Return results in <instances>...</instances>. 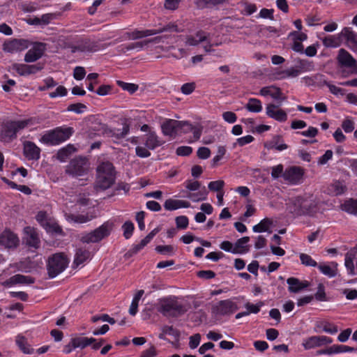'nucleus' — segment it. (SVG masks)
<instances>
[{"label":"nucleus","instance_id":"f257e3e1","mask_svg":"<svg viewBox=\"0 0 357 357\" xmlns=\"http://www.w3.org/2000/svg\"><path fill=\"white\" fill-rule=\"evenodd\" d=\"M289 211L296 216H314L319 212V202L312 195L298 197L287 204Z\"/></svg>","mask_w":357,"mask_h":357},{"label":"nucleus","instance_id":"f03ea898","mask_svg":"<svg viewBox=\"0 0 357 357\" xmlns=\"http://www.w3.org/2000/svg\"><path fill=\"white\" fill-rule=\"evenodd\" d=\"M116 172L113 164L110 162H102L97 167V177L94 183L96 192L109 188L115 182Z\"/></svg>","mask_w":357,"mask_h":357},{"label":"nucleus","instance_id":"7ed1b4c3","mask_svg":"<svg viewBox=\"0 0 357 357\" xmlns=\"http://www.w3.org/2000/svg\"><path fill=\"white\" fill-rule=\"evenodd\" d=\"M188 303L182 304L175 297H167L160 299L157 304V310L165 317H176L189 310Z\"/></svg>","mask_w":357,"mask_h":357},{"label":"nucleus","instance_id":"20e7f679","mask_svg":"<svg viewBox=\"0 0 357 357\" xmlns=\"http://www.w3.org/2000/svg\"><path fill=\"white\" fill-rule=\"evenodd\" d=\"M32 124V119L9 121L3 123L0 129V139L3 142H10L16 139L17 133Z\"/></svg>","mask_w":357,"mask_h":357},{"label":"nucleus","instance_id":"39448f33","mask_svg":"<svg viewBox=\"0 0 357 357\" xmlns=\"http://www.w3.org/2000/svg\"><path fill=\"white\" fill-rule=\"evenodd\" d=\"M68 264V258L63 253H56L50 257L47 264L48 276L50 278L56 277L66 268Z\"/></svg>","mask_w":357,"mask_h":357},{"label":"nucleus","instance_id":"423d86ee","mask_svg":"<svg viewBox=\"0 0 357 357\" xmlns=\"http://www.w3.org/2000/svg\"><path fill=\"white\" fill-rule=\"evenodd\" d=\"M113 226L112 222L107 221L93 231L84 234L81 241L84 243H98L110 234Z\"/></svg>","mask_w":357,"mask_h":357},{"label":"nucleus","instance_id":"0eeeda50","mask_svg":"<svg viewBox=\"0 0 357 357\" xmlns=\"http://www.w3.org/2000/svg\"><path fill=\"white\" fill-rule=\"evenodd\" d=\"M73 132V129L70 127L57 128L45 134L40 141L45 144H57L68 139Z\"/></svg>","mask_w":357,"mask_h":357},{"label":"nucleus","instance_id":"6e6552de","mask_svg":"<svg viewBox=\"0 0 357 357\" xmlns=\"http://www.w3.org/2000/svg\"><path fill=\"white\" fill-rule=\"evenodd\" d=\"M92 130L97 132L98 135H107L108 137H114L117 139L124 138L129 132L130 125L125 123L121 130H118L116 132L110 129L107 125L94 122L91 126Z\"/></svg>","mask_w":357,"mask_h":357},{"label":"nucleus","instance_id":"1a4fd4ad","mask_svg":"<svg viewBox=\"0 0 357 357\" xmlns=\"http://www.w3.org/2000/svg\"><path fill=\"white\" fill-rule=\"evenodd\" d=\"M88 171V161L82 157H77L71 160L66 168V173L73 176H84Z\"/></svg>","mask_w":357,"mask_h":357},{"label":"nucleus","instance_id":"9d476101","mask_svg":"<svg viewBox=\"0 0 357 357\" xmlns=\"http://www.w3.org/2000/svg\"><path fill=\"white\" fill-rule=\"evenodd\" d=\"M337 60L341 67L352 68V72L357 74V61L348 51L343 48L340 49Z\"/></svg>","mask_w":357,"mask_h":357},{"label":"nucleus","instance_id":"9b49d317","mask_svg":"<svg viewBox=\"0 0 357 357\" xmlns=\"http://www.w3.org/2000/svg\"><path fill=\"white\" fill-rule=\"evenodd\" d=\"M43 68L44 64L42 63L33 65L24 63H13L12 65V69L15 70L20 76L33 75L42 70Z\"/></svg>","mask_w":357,"mask_h":357},{"label":"nucleus","instance_id":"f8f14e48","mask_svg":"<svg viewBox=\"0 0 357 357\" xmlns=\"http://www.w3.org/2000/svg\"><path fill=\"white\" fill-rule=\"evenodd\" d=\"M236 310L237 306L236 303L230 300L221 301L212 308L213 312L218 315L232 314Z\"/></svg>","mask_w":357,"mask_h":357},{"label":"nucleus","instance_id":"ddd939ff","mask_svg":"<svg viewBox=\"0 0 357 357\" xmlns=\"http://www.w3.org/2000/svg\"><path fill=\"white\" fill-rule=\"evenodd\" d=\"M45 51V45L42 43L35 44L24 56V61L32 63L42 57Z\"/></svg>","mask_w":357,"mask_h":357},{"label":"nucleus","instance_id":"4468645a","mask_svg":"<svg viewBox=\"0 0 357 357\" xmlns=\"http://www.w3.org/2000/svg\"><path fill=\"white\" fill-rule=\"evenodd\" d=\"M29 47V42L24 39H13L4 43L3 50L9 53L21 52Z\"/></svg>","mask_w":357,"mask_h":357},{"label":"nucleus","instance_id":"2eb2a0df","mask_svg":"<svg viewBox=\"0 0 357 357\" xmlns=\"http://www.w3.org/2000/svg\"><path fill=\"white\" fill-rule=\"evenodd\" d=\"M23 153L29 160H38L40 158V149L33 142L25 141L23 143Z\"/></svg>","mask_w":357,"mask_h":357},{"label":"nucleus","instance_id":"dca6fc26","mask_svg":"<svg viewBox=\"0 0 357 357\" xmlns=\"http://www.w3.org/2000/svg\"><path fill=\"white\" fill-rule=\"evenodd\" d=\"M303 170L300 167H291L287 169L283 174V178L291 183H299L303 178Z\"/></svg>","mask_w":357,"mask_h":357},{"label":"nucleus","instance_id":"f3484780","mask_svg":"<svg viewBox=\"0 0 357 357\" xmlns=\"http://www.w3.org/2000/svg\"><path fill=\"white\" fill-rule=\"evenodd\" d=\"M19 244V239L13 232L5 230L0 234V245L6 248H16Z\"/></svg>","mask_w":357,"mask_h":357},{"label":"nucleus","instance_id":"a211bd4d","mask_svg":"<svg viewBox=\"0 0 357 357\" xmlns=\"http://www.w3.org/2000/svg\"><path fill=\"white\" fill-rule=\"evenodd\" d=\"M179 121L167 119L161 125L162 133L166 136L176 137L179 132Z\"/></svg>","mask_w":357,"mask_h":357},{"label":"nucleus","instance_id":"6ab92c4d","mask_svg":"<svg viewBox=\"0 0 357 357\" xmlns=\"http://www.w3.org/2000/svg\"><path fill=\"white\" fill-rule=\"evenodd\" d=\"M25 233L24 241L26 244L31 248H38L40 246V238L35 228L26 227L24 229Z\"/></svg>","mask_w":357,"mask_h":357},{"label":"nucleus","instance_id":"aec40b11","mask_svg":"<svg viewBox=\"0 0 357 357\" xmlns=\"http://www.w3.org/2000/svg\"><path fill=\"white\" fill-rule=\"evenodd\" d=\"M288 284V290L290 293L296 294L303 289L307 288L310 283L307 280H300L299 279L294 277L289 278L287 280Z\"/></svg>","mask_w":357,"mask_h":357},{"label":"nucleus","instance_id":"412c9836","mask_svg":"<svg viewBox=\"0 0 357 357\" xmlns=\"http://www.w3.org/2000/svg\"><path fill=\"white\" fill-rule=\"evenodd\" d=\"M279 105L274 104H268L266 106V115L276 121L283 122L287 119V113L281 109H278Z\"/></svg>","mask_w":357,"mask_h":357},{"label":"nucleus","instance_id":"4be33fe9","mask_svg":"<svg viewBox=\"0 0 357 357\" xmlns=\"http://www.w3.org/2000/svg\"><path fill=\"white\" fill-rule=\"evenodd\" d=\"M340 36L345 38L347 45L353 51H357V33L349 27H344L340 32Z\"/></svg>","mask_w":357,"mask_h":357},{"label":"nucleus","instance_id":"5701e85b","mask_svg":"<svg viewBox=\"0 0 357 357\" xmlns=\"http://www.w3.org/2000/svg\"><path fill=\"white\" fill-rule=\"evenodd\" d=\"M259 94L263 96H270L273 99L280 100V102L286 99L285 97H282L281 89L274 86H269L261 88L259 91Z\"/></svg>","mask_w":357,"mask_h":357},{"label":"nucleus","instance_id":"b1692460","mask_svg":"<svg viewBox=\"0 0 357 357\" xmlns=\"http://www.w3.org/2000/svg\"><path fill=\"white\" fill-rule=\"evenodd\" d=\"M190 203L189 202L181 199H168L165 202L164 208L167 211H174L181 208H189Z\"/></svg>","mask_w":357,"mask_h":357},{"label":"nucleus","instance_id":"393cba45","mask_svg":"<svg viewBox=\"0 0 357 357\" xmlns=\"http://www.w3.org/2000/svg\"><path fill=\"white\" fill-rule=\"evenodd\" d=\"M207 40V33L202 31H198L195 36H187L185 38V44L190 46H197L200 43Z\"/></svg>","mask_w":357,"mask_h":357},{"label":"nucleus","instance_id":"a878e982","mask_svg":"<svg viewBox=\"0 0 357 357\" xmlns=\"http://www.w3.org/2000/svg\"><path fill=\"white\" fill-rule=\"evenodd\" d=\"M317 266L319 271L328 278H334L337 274V264L335 261L331 262L328 265L321 263Z\"/></svg>","mask_w":357,"mask_h":357},{"label":"nucleus","instance_id":"bb28decb","mask_svg":"<svg viewBox=\"0 0 357 357\" xmlns=\"http://www.w3.org/2000/svg\"><path fill=\"white\" fill-rule=\"evenodd\" d=\"M91 257L90 252L84 248H77L75 252L73 266L77 267L84 261L88 260Z\"/></svg>","mask_w":357,"mask_h":357},{"label":"nucleus","instance_id":"cd10ccee","mask_svg":"<svg viewBox=\"0 0 357 357\" xmlns=\"http://www.w3.org/2000/svg\"><path fill=\"white\" fill-rule=\"evenodd\" d=\"M264 146L268 149H275L280 151L285 150L288 147L286 144L283 143L282 136L280 135L274 136L270 142L264 144Z\"/></svg>","mask_w":357,"mask_h":357},{"label":"nucleus","instance_id":"c85d7f7f","mask_svg":"<svg viewBox=\"0 0 357 357\" xmlns=\"http://www.w3.org/2000/svg\"><path fill=\"white\" fill-rule=\"evenodd\" d=\"M250 238L248 236H244L237 240L234 246L232 253L234 254H242L249 251V246L247 243L249 242Z\"/></svg>","mask_w":357,"mask_h":357},{"label":"nucleus","instance_id":"c756f323","mask_svg":"<svg viewBox=\"0 0 357 357\" xmlns=\"http://www.w3.org/2000/svg\"><path fill=\"white\" fill-rule=\"evenodd\" d=\"M8 284H31L35 282V279L31 276L24 275L21 274H16L12 277H10L8 282Z\"/></svg>","mask_w":357,"mask_h":357},{"label":"nucleus","instance_id":"7c9ffc66","mask_svg":"<svg viewBox=\"0 0 357 357\" xmlns=\"http://www.w3.org/2000/svg\"><path fill=\"white\" fill-rule=\"evenodd\" d=\"M163 142L160 140L155 132H149L146 135L145 145L148 149L153 150L156 147L161 146Z\"/></svg>","mask_w":357,"mask_h":357},{"label":"nucleus","instance_id":"2f4dec72","mask_svg":"<svg viewBox=\"0 0 357 357\" xmlns=\"http://www.w3.org/2000/svg\"><path fill=\"white\" fill-rule=\"evenodd\" d=\"M153 33L154 32L152 31V29H146L142 31L135 29L132 32H126L125 36L126 38L129 40H137L144 37L153 36Z\"/></svg>","mask_w":357,"mask_h":357},{"label":"nucleus","instance_id":"473e14b6","mask_svg":"<svg viewBox=\"0 0 357 357\" xmlns=\"http://www.w3.org/2000/svg\"><path fill=\"white\" fill-rule=\"evenodd\" d=\"M340 33L337 36H328L322 39L323 45L326 47H337L341 45Z\"/></svg>","mask_w":357,"mask_h":357},{"label":"nucleus","instance_id":"72a5a7b5","mask_svg":"<svg viewBox=\"0 0 357 357\" xmlns=\"http://www.w3.org/2000/svg\"><path fill=\"white\" fill-rule=\"evenodd\" d=\"M75 151V149L74 146L72 144H68L57 152L56 158L61 162H65Z\"/></svg>","mask_w":357,"mask_h":357},{"label":"nucleus","instance_id":"f704fd0d","mask_svg":"<svg viewBox=\"0 0 357 357\" xmlns=\"http://www.w3.org/2000/svg\"><path fill=\"white\" fill-rule=\"evenodd\" d=\"M73 340V347L76 348H81L84 349L87 346H89L92 344L93 342L96 341L95 338L91 337H74L72 338Z\"/></svg>","mask_w":357,"mask_h":357},{"label":"nucleus","instance_id":"c9c22d12","mask_svg":"<svg viewBox=\"0 0 357 357\" xmlns=\"http://www.w3.org/2000/svg\"><path fill=\"white\" fill-rule=\"evenodd\" d=\"M303 346L305 349L322 346L321 336H312L307 338L303 341Z\"/></svg>","mask_w":357,"mask_h":357},{"label":"nucleus","instance_id":"e433bc0d","mask_svg":"<svg viewBox=\"0 0 357 357\" xmlns=\"http://www.w3.org/2000/svg\"><path fill=\"white\" fill-rule=\"evenodd\" d=\"M153 31V35L161 33L163 32H182L183 30L180 29L178 25L175 22H169L168 24L163 26L162 28L158 29H152Z\"/></svg>","mask_w":357,"mask_h":357},{"label":"nucleus","instance_id":"4c0bfd02","mask_svg":"<svg viewBox=\"0 0 357 357\" xmlns=\"http://www.w3.org/2000/svg\"><path fill=\"white\" fill-rule=\"evenodd\" d=\"M245 107L249 112L255 113H259L262 110L261 102L257 98H250Z\"/></svg>","mask_w":357,"mask_h":357},{"label":"nucleus","instance_id":"58836bf2","mask_svg":"<svg viewBox=\"0 0 357 357\" xmlns=\"http://www.w3.org/2000/svg\"><path fill=\"white\" fill-rule=\"evenodd\" d=\"M16 343L23 353L30 354L33 352V349L31 348L26 339L24 337L17 336Z\"/></svg>","mask_w":357,"mask_h":357},{"label":"nucleus","instance_id":"ea45409f","mask_svg":"<svg viewBox=\"0 0 357 357\" xmlns=\"http://www.w3.org/2000/svg\"><path fill=\"white\" fill-rule=\"evenodd\" d=\"M273 221L269 218L263 219L259 224L255 225L252 229L255 232H264L268 231Z\"/></svg>","mask_w":357,"mask_h":357},{"label":"nucleus","instance_id":"a19ab883","mask_svg":"<svg viewBox=\"0 0 357 357\" xmlns=\"http://www.w3.org/2000/svg\"><path fill=\"white\" fill-rule=\"evenodd\" d=\"M48 233L61 234H62L61 227L54 221L49 220L43 227Z\"/></svg>","mask_w":357,"mask_h":357},{"label":"nucleus","instance_id":"79ce46f5","mask_svg":"<svg viewBox=\"0 0 357 357\" xmlns=\"http://www.w3.org/2000/svg\"><path fill=\"white\" fill-rule=\"evenodd\" d=\"M342 210L352 214L357 215V199H350L342 205Z\"/></svg>","mask_w":357,"mask_h":357},{"label":"nucleus","instance_id":"37998d69","mask_svg":"<svg viewBox=\"0 0 357 357\" xmlns=\"http://www.w3.org/2000/svg\"><path fill=\"white\" fill-rule=\"evenodd\" d=\"M207 197V192L205 190V188H204L203 190H201L198 192H189L186 197L188 199H190L192 202H197L199 201L205 200Z\"/></svg>","mask_w":357,"mask_h":357},{"label":"nucleus","instance_id":"c03bdc74","mask_svg":"<svg viewBox=\"0 0 357 357\" xmlns=\"http://www.w3.org/2000/svg\"><path fill=\"white\" fill-rule=\"evenodd\" d=\"M119 86L122 88L123 90L128 91L130 93L132 94L135 91H137L139 86L137 84H132V83H126L123 81L118 80L116 82Z\"/></svg>","mask_w":357,"mask_h":357},{"label":"nucleus","instance_id":"a18cd8bd","mask_svg":"<svg viewBox=\"0 0 357 357\" xmlns=\"http://www.w3.org/2000/svg\"><path fill=\"white\" fill-rule=\"evenodd\" d=\"M333 354H339L344 352H352L357 351V349L347 345L334 344L332 346Z\"/></svg>","mask_w":357,"mask_h":357},{"label":"nucleus","instance_id":"49530a36","mask_svg":"<svg viewBox=\"0 0 357 357\" xmlns=\"http://www.w3.org/2000/svg\"><path fill=\"white\" fill-rule=\"evenodd\" d=\"M155 251L162 255H173L175 249L174 247L171 245H158L155 247Z\"/></svg>","mask_w":357,"mask_h":357},{"label":"nucleus","instance_id":"de8ad7c7","mask_svg":"<svg viewBox=\"0 0 357 357\" xmlns=\"http://www.w3.org/2000/svg\"><path fill=\"white\" fill-rule=\"evenodd\" d=\"M300 260L301 261V264L306 266H312L315 267L317 266L318 264L316 261H314L310 255L301 253L300 254Z\"/></svg>","mask_w":357,"mask_h":357},{"label":"nucleus","instance_id":"09e8293b","mask_svg":"<svg viewBox=\"0 0 357 357\" xmlns=\"http://www.w3.org/2000/svg\"><path fill=\"white\" fill-rule=\"evenodd\" d=\"M225 186V182L222 180L211 181L208 183V188L211 191L220 192Z\"/></svg>","mask_w":357,"mask_h":357},{"label":"nucleus","instance_id":"8fccbe9b","mask_svg":"<svg viewBox=\"0 0 357 357\" xmlns=\"http://www.w3.org/2000/svg\"><path fill=\"white\" fill-rule=\"evenodd\" d=\"M86 108V106L81 102L70 104L68 106L66 110L68 112H73L76 114H82Z\"/></svg>","mask_w":357,"mask_h":357},{"label":"nucleus","instance_id":"3c124183","mask_svg":"<svg viewBox=\"0 0 357 357\" xmlns=\"http://www.w3.org/2000/svg\"><path fill=\"white\" fill-rule=\"evenodd\" d=\"M314 298L319 301H327L328 298L325 292V287L322 283H319L317 287V291L314 294Z\"/></svg>","mask_w":357,"mask_h":357},{"label":"nucleus","instance_id":"603ef678","mask_svg":"<svg viewBox=\"0 0 357 357\" xmlns=\"http://www.w3.org/2000/svg\"><path fill=\"white\" fill-rule=\"evenodd\" d=\"M68 220L73 221L77 223H84L89 221L91 218L86 215H75L70 214L67 216Z\"/></svg>","mask_w":357,"mask_h":357},{"label":"nucleus","instance_id":"864d4df0","mask_svg":"<svg viewBox=\"0 0 357 357\" xmlns=\"http://www.w3.org/2000/svg\"><path fill=\"white\" fill-rule=\"evenodd\" d=\"M123 229V236L128 239L132 234L134 230V225L131 221H126L122 226Z\"/></svg>","mask_w":357,"mask_h":357},{"label":"nucleus","instance_id":"5fc2aeb1","mask_svg":"<svg viewBox=\"0 0 357 357\" xmlns=\"http://www.w3.org/2000/svg\"><path fill=\"white\" fill-rule=\"evenodd\" d=\"M345 266L349 271V273L351 275H354V265L353 261V256L351 254L347 253L345 256Z\"/></svg>","mask_w":357,"mask_h":357},{"label":"nucleus","instance_id":"6e6d98bb","mask_svg":"<svg viewBox=\"0 0 357 357\" xmlns=\"http://www.w3.org/2000/svg\"><path fill=\"white\" fill-rule=\"evenodd\" d=\"M271 176L274 179H277L279 177L283 178L284 174V167L282 165L280 164L276 166H274L271 168Z\"/></svg>","mask_w":357,"mask_h":357},{"label":"nucleus","instance_id":"4d7b16f0","mask_svg":"<svg viewBox=\"0 0 357 357\" xmlns=\"http://www.w3.org/2000/svg\"><path fill=\"white\" fill-rule=\"evenodd\" d=\"M176 225L177 229H184L188 225V219L186 216L181 215L176 218Z\"/></svg>","mask_w":357,"mask_h":357},{"label":"nucleus","instance_id":"13d9d810","mask_svg":"<svg viewBox=\"0 0 357 357\" xmlns=\"http://www.w3.org/2000/svg\"><path fill=\"white\" fill-rule=\"evenodd\" d=\"M264 305V303L260 301L257 304L254 305L250 303L245 304V308L250 313L257 314L259 312L260 307Z\"/></svg>","mask_w":357,"mask_h":357},{"label":"nucleus","instance_id":"bf43d9fd","mask_svg":"<svg viewBox=\"0 0 357 357\" xmlns=\"http://www.w3.org/2000/svg\"><path fill=\"white\" fill-rule=\"evenodd\" d=\"M162 331L166 335H172L175 338H178L180 333L178 330L173 328V326H165L162 328Z\"/></svg>","mask_w":357,"mask_h":357},{"label":"nucleus","instance_id":"052dcab7","mask_svg":"<svg viewBox=\"0 0 357 357\" xmlns=\"http://www.w3.org/2000/svg\"><path fill=\"white\" fill-rule=\"evenodd\" d=\"M333 155V153L331 150H327L325 153L319 158L317 161L318 165H323L326 164L328 161L332 158Z\"/></svg>","mask_w":357,"mask_h":357},{"label":"nucleus","instance_id":"680f3d73","mask_svg":"<svg viewBox=\"0 0 357 357\" xmlns=\"http://www.w3.org/2000/svg\"><path fill=\"white\" fill-rule=\"evenodd\" d=\"M201 340V335L196 333L190 337L189 347L191 349H195L198 347Z\"/></svg>","mask_w":357,"mask_h":357},{"label":"nucleus","instance_id":"e2e57ef3","mask_svg":"<svg viewBox=\"0 0 357 357\" xmlns=\"http://www.w3.org/2000/svg\"><path fill=\"white\" fill-rule=\"evenodd\" d=\"M180 122V125H179V132L178 134H181V133H188V132H191L192 130H193V126L190 123H189L187 121H179Z\"/></svg>","mask_w":357,"mask_h":357},{"label":"nucleus","instance_id":"0e129e2a","mask_svg":"<svg viewBox=\"0 0 357 357\" xmlns=\"http://www.w3.org/2000/svg\"><path fill=\"white\" fill-rule=\"evenodd\" d=\"M192 152V149L190 146H183L176 149V154L181 156H188Z\"/></svg>","mask_w":357,"mask_h":357},{"label":"nucleus","instance_id":"69168bd1","mask_svg":"<svg viewBox=\"0 0 357 357\" xmlns=\"http://www.w3.org/2000/svg\"><path fill=\"white\" fill-rule=\"evenodd\" d=\"M197 156L200 159H207L210 157L211 151L207 147H200L197 152Z\"/></svg>","mask_w":357,"mask_h":357},{"label":"nucleus","instance_id":"338daca9","mask_svg":"<svg viewBox=\"0 0 357 357\" xmlns=\"http://www.w3.org/2000/svg\"><path fill=\"white\" fill-rule=\"evenodd\" d=\"M86 75L85 69L83 67L77 66L74 69L73 77L77 80H82Z\"/></svg>","mask_w":357,"mask_h":357},{"label":"nucleus","instance_id":"774afa93","mask_svg":"<svg viewBox=\"0 0 357 357\" xmlns=\"http://www.w3.org/2000/svg\"><path fill=\"white\" fill-rule=\"evenodd\" d=\"M195 89V84L193 82L185 83L182 85L181 91L183 94L188 95L192 93Z\"/></svg>","mask_w":357,"mask_h":357}]
</instances>
